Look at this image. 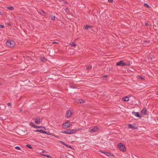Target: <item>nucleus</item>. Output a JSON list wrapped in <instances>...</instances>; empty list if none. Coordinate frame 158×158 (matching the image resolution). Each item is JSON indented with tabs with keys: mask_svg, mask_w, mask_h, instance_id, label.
Masks as SVG:
<instances>
[{
	"mask_svg": "<svg viewBox=\"0 0 158 158\" xmlns=\"http://www.w3.org/2000/svg\"><path fill=\"white\" fill-rule=\"evenodd\" d=\"M6 8L7 9L11 10H12L14 9V8L13 6L6 7Z\"/></svg>",
	"mask_w": 158,
	"mask_h": 158,
	"instance_id": "aec40b11",
	"label": "nucleus"
},
{
	"mask_svg": "<svg viewBox=\"0 0 158 158\" xmlns=\"http://www.w3.org/2000/svg\"><path fill=\"white\" fill-rule=\"evenodd\" d=\"M93 27L92 26H90L89 25H87L84 26V28L86 30H88L89 28Z\"/></svg>",
	"mask_w": 158,
	"mask_h": 158,
	"instance_id": "f8f14e48",
	"label": "nucleus"
},
{
	"mask_svg": "<svg viewBox=\"0 0 158 158\" xmlns=\"http://www.w3.org/2000/svg\"><path fill=\"white\" fill-rule=\"evenodd\" d=\"M42 155L43 156L48 157V155H45V154H43Z\"/></svg>",
	"mask_w": 158,
	"mask_h": 158,
	"instance_id": "37998d69",
	"label": "nucleus"
},
{
	"mask_svg": "<svg viewBox=\"0 0 158 158\" xmlns=\"http://www.w3.org/2000/svg\"><path fill=\"white\" fill-rule=\"evenodd\" d=\"M71 148L73 150L74 149V147H71V146H70V148Z\"/></svg>",
	"mask_w": 158,
	"mask_h": 158,
	"instance_id": "a18cd8bd",
	"label": "nucleus"
},
{
	"mask_svg": "<svg viewBox=\"0 0 158 158\" xmlns=\"http://www.w3.org/2000/svg\"><path fill=\"white\" fill-rule=\"evenodd\" d=\"M132 114L137 117H139L140 118L141 117L139 113L138 112H132Z\"/></svg>",
	"mask_w": 158,
	"mask_h": 158,
	"instance_id": "6e6552de",
	"label": "nucleus"
},
{
	"mask_svg": "<svg viewBox=\"0 0 158 158\" xmlns=\"http://www.w3.org/2000/svg\"><path fill=\"white\" fill-rule=\"evenodd\" d=\"M60 158H61V157H60Z\"/></svg>",
	"mask_w": 158,
	"mask_h": 158,
	"instance_id": "052dcab7",
	"label": "nucleus"
},
{
	"mask_svg": "<svg viewBox=\"0 0 158 158\" xmlns=\"http://www.w3.org/2000/svg\"><path fill=\"white\" fill-rule=\"evenodd\" d=\"M107 77L108 76L106 75H104L101 77V78L103 80L104 78H107Z\"/></svg>",
	"mask_w": 158,
	"mask_h": 158,
	"instance_id": "b1692460",
	"label": "nucleus"
},
{
	"mask_svg": "<svg viewBox=\"0 0 158 158\" xmlns=\"http://www.w3.org/2000/svg\"><path fill=\"white\" fill-rule=\"evenodd\" d=\"M144 6H145V7H146L147 8H150V6L147 3H145L144 4Z\"/></svg>",
	"mask_w": 158,
	"mask_h": 158,
	"instance_id": "a878e982",
	"label": "nucleus"
},
{
	"mask_svg": "<svg viewBox=\"0 0 158 158\" xmlns=\"http://www.w3.org/2000/svg\"><path fill=\"white\" fill-rule=\"evenodd\" d=\"M72 87V88H76V87H75V86H72V87Z\"/></svg>",
	"mask_w": 158,
	"mask_h": 158,
	"instance_id": "6e6d98bb",
	"label": "nucleus"
},
{
	"mask_svg": "<svg viewBox=\"0 0 158 158\" xmlns=\"http://www.w3.org/2000/svg\"><path fill=\"white\" fill-rule=\"evenodd\" d=\"M61 143H62L64 145V144H65L64 143H64V142H63V141H60Z\"/></svg>",
	"mask_w": 158,
	"mask_h": 158,
	"instance_id": "c03bdc74",
	"label": "nucleus"
},
{
	"mask_svg": "<svg viewBox=\"0 0 158 158\" xmlns=\"http://www.w3.org/2000/svg\"><path fill=\"white\" fill-rule=\"evenodd\" d=\"M43 133L45 134L48 135H51L50 132H49L48 131H43Z\"/></svg>",
	"mask_w": 158,
	"mask_h": 158,
	"instance_id": "4be33fe9",
	"label": "nucleus"
},
{
	"mask_svg": "<svg viewBox=\"0 0 158 158\" xmlns=\"http://www.w3.org/2000/svg\"><path fill=\"white\" fill-rule=\"evenodd\" d=\"M98 129L97 127H93L92 129H91V130L90 131V132L91 133H93L96 131H97Z\"/></svg>",
	"mask_w": 158,
	"mask_h": 158,
	"instance_id": "9b49d317",
	"label": "nucleus"
},
{
	"mask_svg": "<svg viewBox=\"0 0 158 158\" xmlns=\"http://www.w3.org/2000/svg\"><path fill=\"white\" fill-rule=\"evenodd\" d=\"M56 43H58L57 42H53V43H52L53 44H56Z\"/></svg>",
	"mask_w": 158,
	"mask_h": 158,
	"instance_id": "603ef678",
	"label": "nucleus"
},
{
	"mask_svg": "<svg viewBox=\"0 0 158 158\" xmlns=\"http://www.w3.org/2000/svg\"><path fill=\"white\" fill-rule=\"evenodd\" d=\"M118 147L122 151L124 152L126 151V147L122 143H120L118 144Z\"/></svg>",
	"mask_w": 158,
	"mask_h": 158,
	"instance_id": "f03ea898",
	"label": "nucleus"
},
{
	"mask_svg": "<svg viewBox=\"0 0 158 158\" xmlns=\"http://www.w3.org/2000/svg\"><path fill=\"white\" fill-rule=\"evenodd\" d=\"M36 127H37V128H40L41 127H39V126H36Z\"/></svg>",
	"mask_w": 158,
	"mask_h": 158,
	"instance_id": "8fccbe9b",
	"label": "nucleus"
},
{
	"mask_svg": "<svg viewBox=\"0 0 158 158\" xmlns=\"http://www.w3.org/2000/svg\"><path fill=\"white\" fill-rule=\"evenodd\" d=\"M26 146L27 147L31 149H33V148H32V147L30 145L27 144L26 145Z\"/></svg>",
	"mask_w": 158,
	"mask_h": 158,
	"instance_id": "5701e85b",
	"label": "nucleus"
},
{
	"mask_svg": "<svg viewBox=\"0 0 158 158\" xmlns=\"http://www.w3.org/2000/svg\"><path fill=\"white\" fill-rule=\"evenodd\" d=\"M72 114V113L70 110H68L66 113V115L67 118H70Z\"/></svg>",
	"mask_w": 158,
	"mask_h": 158,
	"instance_id": "39448f33",
	"label": "nucleus"
},
{
	"mask_svg": "<svg viewBox=\"0 0 158 158\" xmlns=\"http://www.w3.org/2000/svg\"><path fill=\"white\" fill-rule=\"evenodd\" d=\"M144 42L147 43H149V41H148L147 40V41H144Z\"/></svg>",
	"mask_w": 158,
	"mask_h": 158,
	"instance_id": "09e8293b",
	"label": "nucleus"
},
{
	"mask_svg": "<svg viewBox=\"0 0 158 158\" xmlns=\"http://www.w3.org/2000/svg\"><path fill=\"white\" fill-rule=\"evenodd\" d=\"M63 125L65 127L64 128H68L69 127L71 126V125H70V124L68 122H66L65 123L63 124Z\"/></svg>",
	"mask_w": 158,
	"mask_h": 158,
	"instance_id": "423d86ee",
	"label": "nucleus"
},
{
	"mask_svg": "<svg viewBox=\"0 0 158 158\" xmlns=\"http://www.w3.org/2000/svg\"><path fill=\"white\" fill-rule=\"evenodd\" d=\"M61 1H63L64 3H65L66 4H68V3L67 2L65 1H64V0H61Z\"/></svg>",
	"mask_w": 158,
	"mask_h": 158,
	"instance_id": "58836bf2",
	"label": "nucleus"
},
{
	"mask_svg": "<svg viewBox=\"0 0 158 158\" xmlns=\"http://www.w3.org/2000/svg\"><path fill=\"white\" fill-rule=\"evenodd\" d=\"M71 45L73 47H75L77 46V44H75L74 42H73L71 44Z\"/></svg>",
	"mask_w": 158,
	"mask_h": 158,
	"instance_id": "393cba45",
	"label": "nucleus"
},
{
	"mask_svg": "<svg viewBox=\"0 0 158 158\" xmlns=\"http://www.w3.org/2000/svg\"><path fill=\"white\" fill-rule=\"evenodd\" d=\"M38 12L40 14L43 15H45L46 14V13L44 11L42 10H40Z\"/></svg>",
	"mask_w": 158,
	"mask_h": 158,
	"instance_id": "4468645a",
	"label": "nucleus"
},
{
	"mask_svg": "<svg viewBox=\"0 0 158 158\" xmlns=\"http://www.w3.org/2000/svg\"><path fill=\"white\" fill-rule=\"evenodd\" d=\"M30 125L34 128H37V127H36V125L32 122H30Z\"/></svg>",
	"mask_w": 158,
	"mask_h": 158,
	"instance_id": "ddd939ff",
	"label": "nucleus"
},
{
	"mask_svg": "<svg viewBox=\"0 0 158 158\" xmlns=\"http://www.w3.org/2000/svg\"><path fill=\"white\" fill-rule=\"evenodd\" d=\"M101 152H102V153H105V152H103V151H101Z\"/></svg>",
	"mask_w": 158,
	"mask_h": 158,
	"instance_id": "864d4df0",
	"label": "nucleus"
},
{
	"mask_svg": "<svg viewBox=\"0 0 158 158\" xmlns=\"http://www.w3.org/2000/svg\"><path fill=\"white\" fill-rule=\"evenodd\" d=\"M8 25H9V26H10L11 25V24L10 23H8Z\"/></svg>",
	"mask_w": 158,
	"mask_h": 158,
	"instance_id": "3c124183",
	"label": "nucleus"
},
{
	"mask_svg": "<svg viewBox=\"0 0 158 158\" xmlns=\"http://www.w3.org/2000/svg\"><path fill=\"white\" fill-rule=\"evenodd\" d=\"M7 105L8 106H11V103L10 102H9L8 103H7Z\"/></svg>",
	"mask_w": 158,
	"mask_h": 158,
	"instance_id": "a19ab883",
	"label": "nucleus"
},
{
	"mask_svg": "<svg viewBox=\"0 0 158 158\" xmlns=\"http://www.w3.org/2000/svg\"><path fill=\"white\" fill-rule=\"evenodd\" d=\"M152 59V58L151 57H149L148 58V61H149V62H150Z\"/></svg>",
	"mask_w": 158,
	"mask_h": 158,
	"instance_id": "2f4dec72",
	"label": "nucleus"
},
{
	"mask_svg": "<svg viewBox=\"0 0 158 158\" xmlns=\"http://www.w3.org/2000/svg\"><path fill=\"white\" fill-rule=\"evenodd\" d=\"M6 44L8 46L10 47H13L15 45V42L12 40L7 41Z\"/></svg>",
	"mask_w": 158,
	"mask_h": 158,
	"instance_id": "f257e3e1",
	"label": "nucleus"
},
{
	"mask_svg": "<svg viewBox=\"0 0 158 158\" xmlns=\"http://www.w3.org/2000/svg\"><path fill=\"white\" fill-rule=\"evenodd\" d=\"M145 25H146V26L148 27V26H149V23H145Z\"/></svg>",
	"mask_w": 158,
	"mask_h": 158,
	"instance_id": "ea45409f",
	"label": "nucleus"
},
{
	"mask_svg": "<svg viewBox=\"0 0 158 158\" xmlns=\"http://www.w3.org/2000/svg\"><path fill=\"white\" fill-rule=\"evenodd\" d=\"M126 66H128L130 65V64L129 62H127L126 63H125Z\"/></svg>",
	"mask_w": 158,
	"mask_h": 158,
	"instance_id": "f704fd0d",
	"label": "nucleus"
},
{
	"mask_svg": "<svg viewBox=\"0 0 158 158\" xmlns=\"http://www.w3.org/2000/svg\"><path fill=\"white\" fill-rule=\"evenodd\" d=\"M108 1L109 2L112 3L113 1V0H108Z\"/></svg>",
	"mask_w": 158,
	"mask_h": 158,
	"instance_id": "79ce46f5",
	"label": "nucleus"
},
{
	"mask_svg": "<svg viewBox=\"0 0 158 158\" xmlns=\"http://www.w3.org/2000/svg\"><path fill=\"white\" fill-rule=\"evenodd\" d=\"M70 134H73L75 132V129H73V130L70 129Z\"/></svg>",
	"mask_w": 158,
	"mask_h": 158,
	"instance_id": "6ab92c4d",
	"label": "nucleus"
},
{
	"mask_svg": "<svg viewBox=\"0 0 158 158\" xmlns=\"http://www.w3.org/2000/svg\"><path fill=\"white\" fill-rule=\"evenodd\" d=\"M156 136L158 137V134L156 135Z\"/></svg>",
	"mask_w": 158,
	"mask_h": 158,
	"instance_id": "bf43d9fd",
	"label": "nucleus"
},
{
	"mask_svg": "<svg viewBox=\"0 0 158 158\" xmlns=\"http://www.w3.org/2000/svg\"><path fill=\"white\" fill-rule=\"evenodd\" d=\"M15 148L16 149L21 150V148L19 146H16L15 147Z\"/></svg>",
	"mask_w": 158,
	"mask_h": 158,
	"instance_id": "c85d7f7f",
	"label": "nucleus"
},
{
	"mask_svg": "<svg viewBox=\"0 0 158 158\" xmlns=\"http://www.w3.org/2000/svg\"><path fill=\"white\" fill-rule=\"evenodd\" d=\"M4 118L2 117H0V120H4Z\"/></svg>",
	"mask_w": 158,
	"mask_h": 158,
	"instance_id": "4c0bfd02",
	"label": "nucleus"
},
{
	"mask_svg": "<svg viewBox=\"0 0 158 158\" xmlns=\"http://www.w3.org/2000/svg\"><path fill=\"white\" fill-rule=\"evenodd\" d=\"M64 144H64V145L65 146H66L68 148H70V146H69L65 143Z\"/></svg>",
	"mask_w": 158,
	"mask_h": 158,
	"instance_id": "72a5a7b5",
	"label": "nucleus"
},
{
	"mask_svg": "<svg viewBox=\"0 0 158 158\" xmlns=\"http://www.w3.org/2000/svg\"><path fill=\"white\" fill-rule=\"evenodd\" d=\"M77 101V102H79L80 103H84L85 102V101L82 99H78Z\"/></svg>",
	"mask_w": 158,
	"mask_h": 158,
	"instance_id": "2eb2a0df",
	"label": "nucleus"
},
{
	"mask_svg": "<svg viewBox=\"0 0 158 158\" xmlns=\"http://www.w3.org/2000/svg\"><path fill=\"white\" fill-rule=\"evenodd\" d=\"M65 11H66V12L67 14L69 13L70 11L69 9H68V7L66 8Z\"/></svg>",
	"mask_w": 158,
	"mask_h": 158,
	"instance_id": "bb28decb",
	"label": "nucleus"
},
{
	"mask_svg": "<svg viewBox=\"0 0 158 158\" xmlns=\"http://www.w3.org/2000/svg\"><path fill=\"white\" fill-rule=\"evenodd\" d=\"M50 18H51L52 20L53 21H55L56 19V17L54 16H53L52 15H51L50 16Z\"/></svg>",
	"mask_w": 158,
	"mask_h": 158,
	"instance_id": "a211bd4d",
	"label": "nucleus"
},
{
	"mask_svg": "<svg viewBox=\"0 0 158 158\" xmlns=\"http://www.w3.org/2000/svg\"><path fill=\"white\" fill-rule=\"evenodd\" d=\"M128 127L133 130L137 129L138 128L137 127L133 126L132 124H129Z\"/></svg>",
	"mask_w": 158,
	"mask_h": 158,
	"instance_id": "1a4fd4ad",
	"label": "nucleus"
},
{
	"mask_svg": "<svg viewBox=\"0 0 158 158\" xmlns=\"http://www.w3.org/2000/svg\"><path fill=\"white\" fill-rule=\"evenodd\" d=\"M42 153H44V151H42Z\"/></svg>",
	"mask_w": 158,
	"mask_h": 158,
	"instance_id": "13d9d810",
	"label": "nucleus"
},
{
	"mask_svg": "<svg viewBox=\"0 0 158 158\" xmlns=\"http://www.w3.org/2000/svg\"><path fill=\"white\" fill-rule=\"evenodd\" d=\"M92 68V67L91 65H89L87 67V69L88 70L91 69Z\"/></svg>",
	"mask_w": 158,
	"mask_h": 158,
	"instance_id": "473e14b6",
	"label": "nucleus"
},
{
	"mask_svg": "<svg viewBox=\"0 0 158 158\" xmlns=\"http://www.w3.org/2000/svg\"><path fill=\"white\" fill-rule=\"evenodd\" d=\"M81 128H77V129H75V132L78 131H80V130H81Z\"/></svg>",
	"mask_w": 158,
	"mask_h": 158,
	"instance_id": "7c9ffc66",
	"label": "nucleus"
},
{
	"mask_svg": "<svg viewBox=\"0 0 158 158\" xmlns=\"http://www.w3.org/2000/svg\"><path fill=\"white\" fill-rule=\"evenodd\" d=\"M147 111L146 107H144L143 109L141 110L140 113L141 115H148L147 113Z\"/></svg>",
	"mask_w": 158,
	"mask_h": 158,
	"instance_id": "7ed1b4c3",
	"label": "nucleus"
},
{
	"mask_svg": "<svg viewBox=\"0 0 158 158\" xmlns=\"http://www.w3.org/2000/svg\"><path fill=\"white\" fill-rule=\"evenodd\" d=\"M40 122V119L38 118H36L35 121V123L37 124H39Z\"/></svg>",
	"mask_w": 158,
	"mask_h": 158,
	"instance_id": "dca6fc26",
	"label": "nucleus"
},
{
	"mask_svg": "<svg viewBox=\"0 0 158 158\" xmlns=\"http://www.w3.org/2000/svg\"><path fill=\"white\" fill-rule=\"evenodd\" d=\"M139 78L141 79L142 80H144L145 79L144 78L141 77V76H139Z\"/></svg>",
	"mask_w": 158,
	"mask_h": 158,
	"instance_id": "c9c22d12",
	"label": "nucleus"
},
{
	"mask_svg": "<svg viewBox=\"0 0 158 158\" xmlns=\"http://www.w3.org/2000/svg\"><path fill=\"white\" fill-rule=\"evenodd\" d=\"M104 154L108 156H110L111 155V153L109 152H106Z\"/></svg>",
	"mask_w": 158,
	"mask_h": 158,
	"instance_id": "412c9836",
	"label": "nucleus"
},
{
	"mask_svg": "<svg viewBox=\"0 0 158 158\" xmlns=\"http://www.w3.org/2000/svg\"><path fill=\"white\" fill-rule=\"evenodd\" d=\"M48 158H52V157L51 156L48 155Z\"/></svg>",
	"mask_w": 158,
	"mask_h": 158,
	"instance_id": "de8ad7c7",
	"label": "nucleus"
},
{
	"mask_svg": "<svg viewBox=\"0 0 158 158\" xmlns=\"http://www.w3.org/2000/svg\"><path fill=\"white\" fill-rule=\"evenodd\" d=\"M2 15V13L0 11V15Z\"/></svg>",
	"mask_w": 158,
	"mask_h": 158,
	"instance_id": "5fc2aeb1",
	"label": "nucleus"
},
{
	"mask_svg": "<svg viewBox=\"0 0 158 158\" xmlns=\"http://www.w3.org/2000/svg\"><path fill=\"white\" fill-rule=\"evenodd\" d=\"M35 132H40V133H43V131H42L41 130H37L35 131Z\"/></svg>",
	"mask_w": 158,
	"mask_h": 158,
	"instance_id": "cd10ccee",
	"label": "nucleus"
},
{
	"mask_svg": "<svg viewBox=\"0 0 158 158\" xmlns=\"http://www.w3.org/2000/svg\"><path fill=\"white\" fill-rule=\"evenodd\" d=\"M4 26L0 24V28H2L4 27Z\"/></svg>",
	"mask_w": 158,
	"mask_h": 158,
	"instance_id": "e433bc0d",
	"label": "nucleus"
},
{
	"mask_svg": "<svg viewBox=\"0 0 158 158\" xmlns=\"http://www.w3.org/2000/svg\"><path fill=\"white\" fill-rule=\"evenodd\" d=\"M55 136V137H56V138H59L58 136Z\"/></svg>",
	"mask_w": 158,
	"mask_h": 158,
	"instance_id": "4d7b16f0",
	"label": "nucleus"
},
{
	"mask_svg": "<svg viewBox=\"0 0 158 158\" xmlns=\"http://www.w3.org/2000/svg\"><path fill=\"white\" fill-rule=\"evenodd\" d=\"M122 100L124 101H128L129 100V98L128 96L123 97L122 99Z\"/></svg>",
	"mask_w": 158,
	"mask_h": 158,
	"instance_id": "9d476101",
	"label": "nucleus"
},
{
	"mask_svg": "<svg viewBox=\"0 0 158 158\" xmlns=\"http://www.w3.org/2000/svg\"><path fill=\"white\" fill-rule=\"evenodd\" d=\"M40 60L41 61L44 62L46 61L47 59L44 57H40Z\"/></svg>",
	"mask_w": 158,
	"mask_h": 158,
	"instance_id": "f3484780",
	"label": "nucleus"
},
{
	"mask_svg": "<svg viewBox=\"0 0 158 158\" xmlns=\"http://www.w3.org/2000/svg\"><path fill=\"white\" fill-rule=\"evenodd\" d=\"M63 133L66 134H70V129H67L66 130H63L62 131Z\"/></svg>",
	"mask_w": 158,
	"mask_h": 158,
	"instance_id": "0eeeda50",
	"label": "nucleus"
},
{
	"mask_svg": "<svg viewBox=\"0 0 158 158\" xmlns=\"http://www.w3.org/2000/svg\"><path fill=\"white\" fill-rule=\"evenodd\" d=\"M116 65L122 66H126L125 63L123 62V60H121L119 62H117Z\"/></svg>",
	"mask_w": 158,
	"mask_h": 158,
	"instance_id": "20e7f679",
	"label": "nucleus"
},
{
	"mask_svg": "<svg viewBox=\"0 0 158 158\" xmlns=\"http://www.w3.org/2000/svg\"><path fill=\"white\" fill-rule=\"evenodd\" d=\"M23 111V109H21L20 110H19V112H22Z\"/></svg>",
	"mask_w": 158,
	"mask_h": 158,
	"instance_id": "49530a36",
	"label": "nucleus"
},
{
	"mask_svg": "<svg viewBox=\"0 0 158 158\" xmlns=\"http://www.w3.org/2000/svg\"><path fill=\"white\" fill-rule=\"evenodd\" d=\"M41 128H42L41 130L43 131H44L46 130V128L44 127H41Z\"/></svg>",
	"mask_w": 158,
	"mask_h": 158,
	"instance_id": "c756f323",
	"label": "nucleus"
}]
</instances>
